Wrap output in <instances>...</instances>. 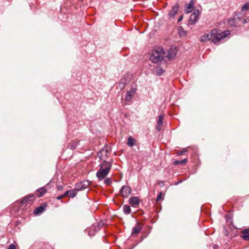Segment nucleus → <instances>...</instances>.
Wrapping results in <instances>:
<instances>
[{"label":"nucleus","mask_w":249,"mask_h":249,"mask_svg":"<svg viewBox=\"0 0 249 249\" xmlns=\"http://www.w3.org/2000/svg\"><path fill=\"white\" fill-rule=\"evenodd\" d=\"M241 10L244 11L245 10H249V3H246L241 8Z\"/></svg>","instance_id":"nucleus-28"},{"label":"nucleus","mask_w":249,"mask_h":249,"mask_svg":"<svg viewBox=\"0 0 249 249\" xmlns=\"http://www.w3.org/2000/svg\"><path fill=\"white\" fill-rule=\"evenodd\" d=\"M177 53V48L174 46H172L168 50L166 57L169 59L174 58L176 56Z\"/></svg>","instance_id":"nucleus-10"},{"label":"nucleus","mask_w":249,"mask_h":249,"mask_svg":"<svg viewBox=\"0 0 249 249\" xmlns=\"http://www.w3.org/2000/svg\"><path fill=\"white\" fill-rule=\"evenodd\" d=\"M63 186L62 185H57V189L58 191H61L63 190Z\"/></svg>","instance_id":"nucleus-33"},{"label":"nucleus","mask_w":249,"mask_h":249,"mask_svg":"<svg viewBox=\"0 0 249 249\" xmlns=\"http://www.w3.org/2000/svg\"><path fill=\"white\" fill-rule=\"evenodd\" d=\"M165 53L163 49L158 47L152 51L150 56L151 61L154 63L161 61L164 57Z\"/></svg>","instance_id":"nucleus-2"},{"label":"nucleus","mask_w":249,"mask_h":249,"mask_svg":"<svg viewBox=\"0 0 249 249\" xmlns=\"http://www.w3.org/2000/svg\"><path fill=\"white\" fill-rule=\"evenodd\" d=\"M234 16H236V20H242V17L238 16L237 15H234ZM237 22V21H236Z\"/></svg>","instance_id":"nucleus-34"},{"label":"nucleus","mask_w":249,"mask_h":249,"mask_svg":"<svg viewBox=\"0 0 249 249\" xmlns=\"http://www.w3.org/2000/svg\"><path fill=\"white\" fill-rule=\"evenodd\" d=\"M109 172L108 170L100 168L99 170L96 172V176L99 180H102L108 174Z\"/></svg>","instance_id":"nucleus-8"},{"label":"nucleus","mask_w":249,"mask_h":249,"mask_svg":"<svg viewBox=\"0 0 249 249\" xmlns=\"http://www.w3.org/2000/svg\"><path fill=\"white\" fill-rule=\"evenodd\" d=\"M194 0H191L189 3L185 5V13H191L194 9Z\"/></svg>","instance_id":"nucleus-13"},{"label":"nucleus","mask_w":249,"mask_h":249,"mask_svg":"<svg viewBox=\"0 0 249 249\" xmlns=\"http://www.w3.org/2000/svg\"><path fill=\"white\" fill-rule=\"evenodd\" d=\"M179 8V5L178 4H175L172 9L169 11V15L174 17L178 12Z\"/></svg>","instance_id":"nucleus-19"},{"label":"nucleus","mask_w":249,"mask_h":249,"mask_svg":"<svg viewBox=\"0 0 249 249\" xmlns=\"http://www.w3.org/2000/svg\"><path fill=\"white\" fill-rule=\"evenodd\" d=\"M241 237L245 241L249 240V229H245L242 231Z\"/></svg>","instance_id":"nucleus-18"},{"label":"nucleus","mask_w":249,"mask_h":249,"mask_svg":"<svg viewBox=\"0 0 249 249\" xmlns=\"http://www.w3.org/2000/svg\"><path fill=\"white\" fill-rule=\"evenodd\" d=\"M100 228V224L99 223L93 224L90 228V231H89V235L93 236L94 235L95 232L98 231Z\"/></svg>","instance_id":"nucleus-12"},{"label":"nucleus","mask_w":249,"mask_h":249,"mask_svg":"<svg viewBox=\"0 0 249 249\" xmlns=\"http://www.w3.org/2000/svg\"><path fill=\"white\" fill-rule=\"evenodd\" d=\"M79 142L78 141H73L71 142L68 145V147L71 149H74L76 148V147L77 146Z\"/></svg>","instance_id":"nucleus-23"},{"label":"nucleus","mask_w":249,"mask_h":249,"mask_svg":"<svg viewBox=\"0 0 249 249\" xmlns=\"http://www.w3.org/2000/svg\"><path fill=\"white\" fill-rule=\"evenodd\" d=\"M165 71L161 68H160L156 71V74L157 76H160L164 73Z\"/></svg>","instance_id":"nucleus-27"},{"label":"nucleus","mask_w":249,"mask_h":249,"mask_svg":"<svg viewBox=\"0 0 249 249\" xmlns=\"http://www.w3.org/2000/svg\"><path fill=\"white\" fill-rule=\"evenodd\" d=\"M112 166V162L110 161H107L106 160H103V161L102 164L100 165V168H104L106 170H108V171H110Z\"/></svg>","instance_id":"nucleus-14"},{"label":"nucleus","mask_w":249,"mask_h":249,"mask_svg":"<svg viewBox=\"0 0 249 249\" xmlns=\"http://www.w3.org/2000/svg\"><path fill=\"white\" fill-rule=\"evenodd\" d=\"M159 184H160L161 186H163V185H164V183H163V182H162V181H160L159 182Z\"/></svg>","instance_id":"nucleus-39"},{"label":"nucleus","mask_w":249,"mask_h":249,"mask_svg":"<svg viewBox=\"0 0 249 249\" xmlns=\"http://www.w3.org/2000/svg\"><path fill=\"white\" fill-rule=\"evenodd\" d=\"M142 229L141 225L137 223L136 225L132 229L131 235H137L140 232Z\"/></svg>","instance_id":"nucleus-17"},{"label":"nucleus","mask_w":249,"mask_h":249,"mask_svg":"<svg viewBox=\"0 0 249 249\" xmlns=\"http://www.w3.org/2000/svg\"><path fill=\"white\" fill-rule=\"evenodd\" d=\"M238 24L236 21V16H233V18L228 20V24L231 26L235 27Z\"/></svg>","instance_id":"nucleus-20"},{"label":"nucleus","mask_w":249,"mask_h":249,"mask_svg":"<svg viewBox=\"0 0 249 249\" xmlns=\"http://www.w3.org/2000/svg\"><path fill=\"white\" fill-rule=\"evenodd\" d=\"M108 152L107 148L105 147L97 153V156L101 160H106L107 157Z\"/></svg>","instance_id":"nucleus-11"},{"label":"nucleus","mask_w":249,"mask_h":249,"mask_svg":"<svg viewBox=\"0 0 249 249\" xmlns=\"http://www.w3.org/2000/svg\"><path fill=\"white\" fill-rule=\"evenodd\" d=\"M35 198V196L33 195L24 197L21 201V208L24 209L27 206L30 207L32 205V202Z\"/></svg>","instance_id":"nucleus-4"},{"label":"nucleus","mask_w":249,"mask_h":249,"mask_svg":"<svg viewBox=\"0 0 249 249\" xmlns=\"http://www.w3.org/2000/svg\"><path fill=\"white\" fill-rule=\"evenodd\" d=\"M137 90V88L135 85H132L130 89L127 90L125 95V100L127 102L131 101L132 97L134 95Z\"/></svg>","instance_id":"nucleus-5"},{"label":"nucleus","mask_w":249,"mask_h":249,"mask_svg":"<svg viewBox=\"0 0 249 249\" xmlns=\"http://www.w3.org/2000/svg\"><path fill=\"white\" fill-rule=\"evenodd\" d=\"M120 193L124 197H127L131 193V189L128 186H123L121 189Z\"/></svg>","instance_id":"nucleus-9"},{"label":"nucleus","mask_w":249,"mask_h":249,"mask_svg":"<svg viewBox=\"0 0 249 249\" xmlns=\"http://www.w3.org/2000/svg\"><path fill=\"white\" fill-rule=\"evenodd\" d=\"M134 143H135L134 139H133L130 137H129L128 139V140H127V145L130 147H132L134 145Z\"/></svg>","instance_id":"nucleus-25"},{"label":"nucleus","mask_w":249,"mask_h":249,"mask_svg":"<svg viewBox=\"0 0 249 249\" xmlns=\"http://www.w3.org/2000/svg\"><path fill=\"white\" fill-rule=\"evenodd\" d=\"M187 161H188L187 159H185L180 160V162L181 164L184 165L187 163Z\"/></svg>","instance_id":"nucleus-31"},{"label":"nucleus","mask_w":249,"mask_h":249,"mask_svg":"<svg viewBox=\"0 0 249 249\" xmlns=\"http://www.w3.org/2000/svg\"><path fill=\"white\" fill-rule=\"evenodd\" d=\"M62 195L63 196V197H65V196H69V192H68V191H66V192L64 193V194H63V195Z\"/></svg>","instance_id":"nucleus-35"},{"label":"nucleus","mask_w":249,"mask_h":249,"mask_svg":"<svg viewBox=\"0 0 249 249\" xmlns=\"http://www.w3.org/2000/svg\"><path fill=\"white\" fill-rule=\"evenodd\" d=\"M104 183L107 185H110L111 183V179L109 178H106L104 180Z\"/></svg>","instance_id":"nucleus-29"},{"label":"nucleus","mask_w":249,"mask_h":249,"mask_svg":"<svg viewBox=\"0 0 249 249\" xmlns=\"http://www.w3.org/2000/svg\"><path fill=\"white\" fill-rule=\"evenodd\" d=\"M8 249H16V248L15 245L12 244L9 246Z\"/></svg>","instance_id":"nucleus-32"},{"label":"nucleus","mask_w":249,"mask_h":249,"mask_svg":"<svg viewBox=\"0 0 249 249\" xmlns=\"http://www.w3.org/2000/svg\"><path fill=\"white\" fill-rule=\"evenodd\" d=\"M200 12L198 10H195L193 13L191 15L189 20V24L194 25L198 19Z\"/></svg>","instance_id":"nucleus-7"},{"label":"nucleus","mask_w":249,"mask_h":249,"mask_svg":"<svg viewBox=\"0 0 249 249\" xmlns=\"http://www.w3.org/2000/svg\"><path fill=\"white\" fill-rule=\"evenodd\" d=\"M162 193H160L157 196V198H156V201H160L161 198H162Z\"/></svg>","instance_id":"nucleus-30"},{"label":"nucleus","mask_w":249,"mask_h":249,"mask_svg":"<svg viewBox=\"0 0 249 249\" xmlns=\"http://www.w3.org/2000/svg\"><path fill=\"white\" fill-rule=\"evenodd\" d=\"M123 209V212L124 213H125L126 214H128L131 213V208L128 205H124Z\"/></svg>","instance_id":"nucleus-24"},{"label":"nucleus","mask_w":249,"mask_h":249,"mask_svg":"<svg viewBox=\"0 0 249 249\" xmlns=\"http://www.w3.org/2000/svg\"><path fill=\"white\" fill-rule=\"evenodd\" d=\"M76 190H68L69 196L70 197H74L77 194Z\"/></svg>","instance_id":"nucleus-26"},{"label":"nucleus","mask_w":249,"mask_h":249,"mask_svg":"<svg viewBox=\"0 0 249 249\" xmlns=\"http://www.w3.org/2000/svg\"><path fill=\"white\" fill-rule=\"evenodd\" d=\"M182 18V17H181L178 19V22L180 21L181 20Z\"/></svg>","instance_id":"nucleus-40"},{"label":"nucleus","mask_w":249,"mask_h":249,"mask_svg":"<svg viewBox=\"0 0 249 249\" xmlns=\"http://www.w3.org/2000/svg\"><path fill=\"white\" fill-rule=\"evenodd\" d=\"M248 21H249V19H248V18L247 19H244L242 23L243 24H245V23H247Z\"/></svg>","instance_id":"nucleus-37"},{"label":"nucleus","mask_w":249,"mask_h":249,"mask_svg":"<svg viewBox=\"0 0 249 249\" xmlns=\"http://www.w3.org/2000/svg\"><path fill=\"white\" fill-rule=\"evenodd\" d=\"M89 184V181L87 180L77 183L75 185V190H76V191H82L87 188Z\"/></svg>","instance_id":"nucleus-6"},{"label":"nucleus","mask_w":249,"mask_h":249,"mask_svg":"<svg viewBox=\"0 0 249 249\" xmlns=\"http://www.w3.org/2000/svg\"><path fill=\"white\" fill-rule=\"evenodd\" d=\"M174 164L175 165H178V164H180V160H175L174 162Z\"/></svg>","instance_id":"nucleus-36"},{"label":"nucleus","mask_w":249,"mask_h":249,"mask_svg":"<svg viewBox=\"0 0 249 249\" xmlns=\"http://www.w3.org/2000/svg\"><path fill=\"white\" fill-rule=\"evenodd\" d=\"M230 32L229 30L222 32L217 29H213L210 33L203 35L201 37V41L206 42L211 40L212 42L216 44L222 39L225 38L228 35H230Z\"/></svg>","instance_id":"nucleus-1"},{"label":"nucleus","mask_w":249,"mask_h":249,"mask_svg":"<svg viewBox=\"0 0 249 249\" xmlns=\"http://www.w3.org/2000/svg\"><path fill=\"white\" fill-rule=\"evenodd\" d=\"M185 152V151H183H183H181L180 152V154H183V153H184V152Z\"/></svg>","instance_id":"nucleus-41"},{"label":"nucleus","mask_w":249,"mask_h":249,"mask_svg":"<svg viewBox=\"0 0 249 249\" xmlns=\"http://www.w3.org/2000/svg\"><path fill=\"white\" fill-rule=\"evenodd\" d=\"M45 210L44 207L42 205L36 208L34 210V213L36 214H39L42 213Z\"/></svg>","instance_id":"nucleus-22"},{"label":"nucleus","mask_w":249,"mask_h":249,"mask_svg":"<svg viewBox=\"0 0 249 249\" xmlns=\"http://www.w3.org/2000/svg\"><path fill=\"white\" fill-rule=\"evenodd\" d=\"M181 182V181L176 182V183H175V184L176 185H178V183H179V182Z\"/></svg>","instance_id":"nucleus-42"},{"label":"nucleus","mask_w":249,"mask_h":249,"mask_svg":"<svg viewBox=\"0 0 249 249\" xmlns=\"http://www.w3.org/2000/svg\"><path fill=\"white\" fill-rule=\"evenodd\" d=\"M129 204L133 207L139 206L140 203L139 198L137 196H133L129 199Z\"/></svg>","instance_id":"nucleus-16"},{"label":"nucleus","mask_w":249,"mask_h":249,"mask_svg":"<svg viewBox=\"0 0 249 249\" xmlns=\"http://www.w3.org/2000/svg\"><path fill=\"white\" fill-rule=\"evenodd\" d=\"M63 197L62 195L59 196L57 197L56 199L57 200H60Z\"/></svg>","instance_id":"nucleus-38"},{"label":"nucleus","mask_w":249,"mask_h":249,"mask_svg":"<svg viewBox=\"0 0 249 249\" xmlns=\"http://www.w3.org/2000/svg\"><path fill=\"white\" fill-rule=\"evenodd\" d=\"M37 191L39 193V194L37 195V197H40L45 195L47 192V190L45 188V186H44L38 189Z\"/></svg>","instance_id":"nucleus-21"},{"label":"nucleus","mask_w":249,"mask_h":249,"mask_svg":"<svg viewBox=\"0 0 249 249\" xmlns=\"http://www.w3.org/2000/svg\"><path fill=\"white\" fill-rule=\"evenodd\" d=\"M132 78L131 75L129 74H125L121 79L119 83V88L121 89H123L124 87L128 84Z\"/></svg>","instance_id":"nucleus-3"},{"label":"nucleus","mask_w":249,"mask_h":249,"mask_svg":"<svg viewBox=\"0 0 249 249\" xmlns=\"http://www.w3.org/2000/svg\"><path fill=\"white\" fill-rule=\"evenodd\" d=\"M164 118V116L163 115H160L158 117V119L157 120V130L158 131H160L162 129V125H163V119Z\"/></svg>","instance_id":"nucleus-15"}]
</instances>
